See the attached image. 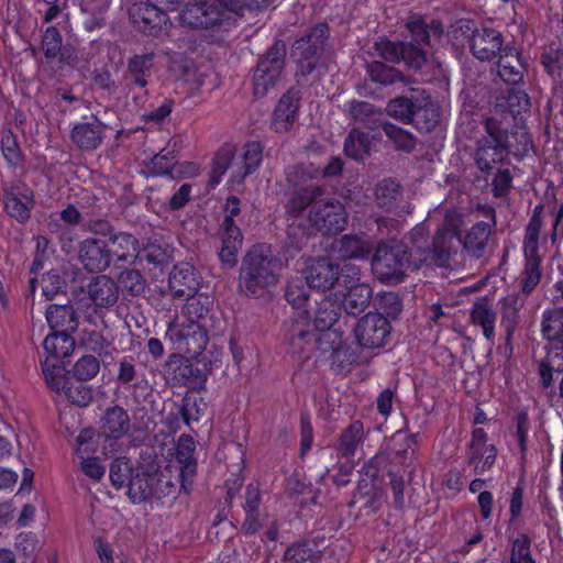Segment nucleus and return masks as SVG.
I'll use <instances>...</instances> for the list:
<instances>
[{
    "instance_id": "obj_50",
    "label": "nucleus",
    "mask_w": 563,
    "mask_h": 563,
    "mask_svg": "<svg viewBox=\"0 0 563 563\" xmlns=\"http://www.w3.org/2000/svg\"><path fill=\"white\" fill-rule=\"evenodd\" d=\"M43 347L53 358H65L73 353L75 340L71 334L52 331L44 339Z\"/></svg>"
},
{
    "instance_id": "obj_11",
    "label": "nucleus",
    "mask_w": 563,
    "mask_h": 563,
    "mask_svg": "<svg viewBox=\"0 0 563 563\" xmlns=\"http://www.w3.org/2000/svg\"><path fill=\"white\" fill-rule=\"evenodd\" d=\"M346 219L345 208L336 199L313 203L308 214L310 228L322 234H338L343 231Z\"/></svg>"
},
{
    "instance_id": "obj_46",
    "label": "nucleus",
    "mask_w": 563,
    "mask_h": 563,
    "mask_svg": "<svg viewBox=\"0 0 563 563\" xmlns=\"http://www.w3.org/2000/svg\"><path fill=\"white\" fill-rule=\"evenodd\" d=\"M545 73L554 80L560 81L563 73V46L561 42H551L540 56Z\"/></svg>"
},
{
    "instance_id": "obj_35",
    "label": "nucleus",
    "mask_w": 563,
    "mask_h": 563,
    "mask_svg": "<svg viewBox=\"0 0 563 563\" xmlns=\"http://www.w3.org/2000/svg\"><path fill=\"white\" fill-rule=\"evenodd\" d=\"M88 296L97 308H109L118 302L119 286L111 277L100 275L89 283Z\"/></svg>"
},
{
    "instance_id": "obj_33",
    "label": "nucleus",
    "mask_w": 563,
    "mask_h": 563,
    "mask_svg": "<svg viewBox=\"0 0 563 563\" xmlns=\"http://www.w3.org/2000/svg\"><path fill=\"white\" fill-rule=\"evenodd\" d=\"M93 432L90 429L82 430L77 437V454L82 459L80 462L81 472L89 478L99 482L106 473L98 457H84V454L95 452L92 443Z\"/></svg>"
},
{
    "instance_id": "obj_6",
    "label": "nucleus",
    "mask_w": 563,
    "mask_h": 563,
    "mask_svg": "<svg viewBox=\"0 0 563 563\" xmlns=\"http://www.w3.org/2000/svg\"><path fill=\"white\" fill-rule=\"evenodd\" d=\"M372 269L384 283L402 282L406 271L411 269L408 244L396 239L380 241L372 258Z\"/></svg>"
},
{
    "instance_id": "obj_38",
    "label": "nucleus",
    "mask_w": 563,
    "mask_h": 563,
    "mask_svg": "<svg viewBox=\"0 0 563 563\" xmlns=\"http://www.w3.org/2000/svg\"><path fill=\"white\" fill-rule=\"evenodd\" d=\"M498 57L497 70L499 77L508 84L520 82L526 71L521 54L514 46H506L505 52Z\"/></svg>"
},
{
    "instance_id": "obj_41",
    "label": "nucleus",
    "mask_w": 563,
    "mask_h": 563,
    "mask_svg": "<svg viewBox=\"0 0 563 563\" xmlns=\"http://www.w3.org/2000/svg\"><path fill=\"white\" fill-rule=\"evenodd\" d=\"M372 295V288L367 284L347 286L342 307L347 314L358 316L368 307Z\"/></svg>"
},
{
    "instance_id": "obj_51",
    "label": "nucleus",
    "mask_w": 563,
    "mask_h": 563,
    "mask_svg": "<svg viewBox=\"0 0 563 563\" xmlns=\"http://www.w3.org/2000/svg\"><path fill=\"white\" fill-rule=\"evenodd\" d=\"M382 130L397 151L411 153L417 146V137L409 131L391 123L383 122Z\"/></svg>"
},
{
    "instance_id": "obj_40",
    "label": "nucleus",
    "mask_w": 563,
    "mask_h": 563,
    "mask_svg": "<svg viewBox=\"0 0 563 563\" xmlns=\"http://www.w3.org/2000/svg\"><path fill=\"white\" fill-rule=\"evenodd\" d=\"M404 197L402 186L394 178H384L374 188L375 203L386 211L395 210Z\"/></svg>"
},
{
    "instance_id": "obj_25",
    "label": "nucleus",
    "mask_w": 563,
    "mask_h": 563,
    "mask_svg": "<svg viewBox=\"0 0 563 563\" xmlns=\"http://www.w3.org/2000/svg\"><path fill=\"white\" fill-rule=\"evenodd\" d=\"M91 121L76 123L70 131L71 142L81 151H96L103 142L108 125L102 123L96 114Z\"/></svg>"
},
{
    "instance_id": "obj_15",
    "label": "nucleus",
    "mask_w": 563,
    "mask_h": 563,
    "mask_svg": "<svg viewBox=\"0 0 563 563\" xmlns=\"http://www.w3.org/2000/svg\"><path fill=\"white\" fill-rule=\"evenodd\" d=\"M117 383L131 391V397L136 405L152 396L153 388L146 374L131 357H123L118 362Z\"/></svg>"
},
{
    "instance_id": "obj_19",
    "label": "nucleus",
    "mask_w": 563,
    "mask_h": 563,
    "mask_svg": "<svg viewBox=\"0 0 563 563\" xmlns=\"http://www.w3.org/2000/svg\"><path fill=\"white\" fill-rule=\"evenodd\" d=\"M487 432L483 428H475L468 443L466 463L474 467L475 474H484L495 464L497 449L494 444H487Z\"/></svg>"
},
{
    "instance_id": "obj_22",
    "label": "nucleus",
    "mask_w": 563,
    "mask_h": 563,
    "mask_svg": "<svg viewBox=\"0 0 563 563\" xmlns=\"http://www.w3.org/2000/svg\"><path fill=\"white\" fill-rule=\"evenodd\" d=\"M227 16L214 0L188 3L181 13V21L192 29H209L220 24Z\"/></svg>"
},
{
    "instance_id": "obj_8",
    "label": "nucleus",
    "mask_w": 563,
    "mask_h": 563,
    "mask_svg": "<svg viewBox=\"0 0 563 563\" xmlns=\"http://www.w3.org/2000/svg\"><path fill=\"white\" fill-rule=\"evenodd\" d=\"M175 485L166 475L153 465L136 471L130 478L128 497L133 504L162 499L173 494Z\"/></svg>"
},
{
    "instance_id": "obj_5",
    "label": "nucleus",
    "mask_w": 563,
    "mask_h": 563,
    "mask_svg": "<svg viewBox=\"0 0 563 563\" xmlns=\"http://www.w3.org/2000/svg\"><path fill=\"white\" fill-rule=\"evenodd\" d=\"M329 36V25L321 22L310 27L301 37L294 42L291 53L297 64L296 79L299 85H302L307 77L317 68L325 51Z\"/></svg>"
},
{
    "instance_id": "obj_53",
    "label": "nucleus",
    "mask_w": 563,
    "mask_h": 563,
    "mask_svg": "<svg viewBox=\"0 0 563 563\" xmlns=\"http://www.w3.org/2000/svg\"><path fill=\"white\" fill-rule=\"evenodd\" d=\"M340 314L341 306L335 301L324 299L319 303L316 310L311 327H313L319 332L328 330L336 323Z\"/></svg>"
},
{
    "instance_id": "obj_18",
    "label": "nucleus",
    "mask_w": 563,
    "mask_h": 563,
    "mask_svg": "<svg viewBox=\"0 0 563 563\" xmlns=\"http://www.w3.org/2000/svg\"><path fill=\"white\" fill-rule=\"evenodd\" d=\"M155 54H135L129 58L123 81L129 91L139 89L144 96L148 95L147 86L152 82L155 73Z\"/></svg>"
},
{
    "instance_id": "obj_32",
    "label": "nucleus",
    "mask_w": 563,
    "mask_h": 563,
    "mask_svg": "<svg viewBox=\"0 0 563 563\" xmlns=\"http://www.w3.org/2000/svg\"><path fill=\"white\" fill-rule=\"evenodd\" d=\"M45 318L52 331L71 334L78 329L79 316L70 303H51L45 310Z\"/></svg>"
},
{
    "instance_id": "obj_62",
    "label": "nucleus",
    "mask_w": 563,
    "mask_h": 563,
    "mask_svg": "<svg viewBox=\"0 0 563 563\" xmlns=\"http://www.w3.org/2000/svg\"><path fill=\"white\" fill-rule=\"evenodd\" d=\"M401 58L409 68L421 69L427 63V47L411 41L400 42Z\"/></svg>"
},
{
    "instance_id": "obj_16",
    "label": "nucleus",
    "mask_w": 563,
    "mask_h": 563,
    "mask_svg": "<svg viewBox=\"0 0 563 563\" xmlns=\"http://www.w3.org/2000/svg\"><path fill=\"white\" fill-rule=\"evenodd\" d=\"M168 10L153 1H140L133 3L129 14L133 24L142 32L157 35L169 25Z\"/></svg>"
},
{
    "instance_id": "obj_34",
    "label": "nucleus",
    "mask_w": 563,
    "mask_h": 563,
    "mask_svg": "<svg viewBox=\"0 0 563 563\" xmlns=\"http://www.w3.org/2000/svg\"><path fill=\"white\" fill-rule=\"evenodd\" d=\"M187 302L183 307L181 318L185 321L196 323L203 330H219L214 316L210 311V302L208 297L203 300L200 297L186 298Z\"/></svg>"
},
{
    "instance_id": "obj_3",
    "label": "nucleus",
    "mask_w": 563,
    "mask_h": 563,
    "mask_svg": "<svg viewBox=\"0 0 563 563\" xmlns=\"http://www.w3.org/2000/svg\"><path fill=\"white\" fill-rule=\"evenodd\" d=\"M408 254H410L411 271L422 266L446 267L451 260V240L438 232L431 240L423 224L416 225L409 233Z\"/></svg>"
},
{
    "instance_id": "obj_60",
    "label": "nucleus",
    "mask_w": 563,
    "mask_h": 563,
    "mask_svg": "<svg viewBox=\"0 0 563 563\" xmlns=\"http://www.w3.org/2000/svg\"><path fill=\"white\" fill-rule=\"evenodd\" d=\"M1 150L7 164L10 167L16 168L24 164L25 156L22 153L18 143L16 136L12 131H5L1 139Z\"/></svg>"
},
{
    "instance_id": "obj_63",
    "label": "nucleus",
    "mask_w": 563,
    "mask_h": 563,
    "mask_svg": "<svg viewBox=\"0 0 563 563\" xmlns=\"http://www.w3.org/2000/svg\"><path fill=\"white\" fill-rule=\"evenodd\" d=\"M179 406V415L186 426H190L191 421H198L205 413L207 404L203 398L186 395Z\"/></svg>"
},
{
    "instance_id": "obj_47",
    "label": "nucleus",
    "mask_w": 563,
    "mask_h": 563,
    "mask_svg": "<svg viewBox=\"0 0 563 563\" xmlns=\"http://www.w3.org/2000/svg\"><path fill=\"white\" fill-rule=\"evenodd\" d=\"M470 318L473 324L482 327L483 334L486 339H494L496 313L485 299L477 300L473 303Z\"/></svg>"
},
{
    "instance_id": "obj_48",
    "label": "nucleus",
    "mask_w": 563,
    "mask_h": 563,
    "mask_svg": "<svg viewBox=\"0 0 563 563\" xmlns=\"http://www.w3.org/2000/svg\"><path fill=\"white\" fill-rule=\"evenodd\" d=\"M151 175L167 176L174 179V172L177 167V156L173 148H163L144 163Z\"/></svg>"
},
{
    "instance_id": "obj_55",
    "label": "nucleus",
    "mask_w": 563,
    "mask_h": 563,
    "mask_svg": "<svg viewBox=\"0 0 563 563\" xmlns=\"http://www.w3.org/2000/svg\"><path fill=\"white\" fill-rule=\"evenodd\" d=\"M345 111L354 120L365 126L372 128L380 114L376 107L367 101L352 100L345 104Z\"/></svg>"
},
{
    "instance_id": "obj_64",
    "label": "nucleus",
    "mask_w": 563,
    "mask_h": 563,
    "mask_svg": "<svg viewBox=\"0 0 563 563\" xmlns=\"http://www.w3.org/2000/svg\"><path fill=\"white\" fill-rule=\"evenodd\" d=\"M531 538L520 533L511 543L510 563H536L531 553Z\"/></svg>"
},
{
    "instance_id": "obj_30",
    "label": "nucleus",
    "mask_w": 563,
    "mask_h": 563,
    "mask_svg": "<svg viewBox=\"0 0 563 563\" xmlns=\"http://www.w3.org/2000/svg\"><path fill=\"white\" fill-rule=\"evenodd\" d=\"M547 355L539 362L538 373L543 389L553 386V374L563 372V339L547 342Z\"/></svg>"
},
{
    "instance_id": "obj_37",
    "label": "nucleus",
    "mask_w": 563,
    "mask_h": 563,
    "mask_svg": "<svg viewBox=\"0 0 563 563\" xmlns=\"http://www.w3.org/2000/svg\"><path fill=\"white\" fill-rule=\"evenodd\" d=\"M108 244L112 245L110 253H112V260H115L117 263L131 264L139 257L140 242L130 232L119 231L111 234Z\"/></svg>"
},
{
    "instance_id": "obj_27",
    "label": "nucleus",
    "mask_w": 563,
    "mask_h": 563,
    "mask_svg": "<svg viewBox=\"0 0 563 563\" xmlns=\"http://www.w3.org/2000/svg\"><path fill=\"white\" fill-rule=\"evenodd\" d=\"M196 443L191 435L181 434L176 445V462L179 464L181 488L189 493L197 473V460L194 456Z\"/></svg>"
},
{
    "instance_id": "obj_49",
    "label": "nucleus",
    "mask_w": 563,
    "mask_h": 563,
    "mask_svg": "<svg viewBox=\"0 0 563 563\" xmlns=\"http://www.w3.org/2000/svg\"><path fill=\"white\" fill-rule=\"evenodd\" d=\"M526 264L521 273V291L525 296H528L540 283L542 271H541V257L539 252L529 253L523 251Z\"/></svg>"
},
{
    "instance_id": "obj_42",
    "label": "nucleus",
    "mask_w": 563,
    "mask_h": 563,
    "mask_svg": "<svg viewBox=\"0 0 563 563\" xmlns=\"http://www.w3.org/2000/svg\"><path fill=\"white\" fill-rule=\"evenodd\" d=\"M500 139L507 152V155L515 157H523L528 155L532 148V141L528 132L525 130H514L508 132L500 122Z\"/></svg>"
},
{
    "instance_id": "obj_44",
    "label": "nucleus",
    "mask_w": 563,
    "mask_h": 563,
    "mask_svg": "<svg viewBox=\"0 0 563 563\" xmlns=\"http://www.w3.org/2000/svg\"><path fill=\"white\" fill-rule=\"evenodd\" d=\"M372 249L368 240L346 234L339 241L338 254L342 260H364L368 258Z\"/></svg>"
},
{
    "instance_id": "obj_14",
    "label": "nucleus",
    "mask_w": 563,
    "mask_h": 563,
    "mask_svg": "<svg viewBox=\"0 0 563 563\" xmlns=\"http://www.w3.org/2000/svg\"><path fill=\"white\" fill-rule=\"evenodd\" d=\"M477 210L488 221H478L461 238V243L466 253L473 258L485 255L493 231L497 225L496 210L488 205L478 206Z\"/></svg>"
},
{
    "instance_id": "obj_31",
    "label": "nucleus",
    "mask_w": 563,
    "mask_h": 563,
    "mask_svg": "<svg viewBox=\"0 0 563 563\" xmlns=\"http://www.w3.org/2000/svg\"><path fill=\"white\" fill-rule=\"evenodd\" d=\"M306 180H300L298 186L288 184L292 187L289 198L285 205L286 213L292 218L300 217L306 209L316 203L317 199L324 194L323 187L319 185L302 186Z\"/></svg>"
},
{
    "instance_id": "obj_23",
    "label": "nucleus",
    "mask_w": 563,
    "mask_h": 563,
    "mask_svg": "<svg viewBox=\"0 0 563 563\" xmlns=\"http://www.w3.org/2000/svg\"><path fill=\"white\" fill-rule=\"evenodd\" d=\"M305 279L311 289L330 290L340 279V267L329 258H313L305 269Z\"/></svg>"
},
{
    "instance_id": "obj_43",
    "label": "nucleus",
    "mask_w": 563,
    "mask_h": 563,
    "mask_svg": "<svg viewBox=\"0 0 563 563\" xmlns=\"http://www.w3.org/2000/svg\"><path fill=\"white\" fill-rule=\"evenodd\" d=\"M440 121L438 107L427 99H419L415 109L411 124L420 132H432Z\"/></svg>"
},
{
    "instance_id": "obj_13",
    "label": "nucleus",
    "mask_w": 563,
    "mask_h": 563,
    "mask_svg": "<svg viewBox=\"0 0 563 563\" xmlns=\"http://www.w3.org/2000/svg\"><path fill=\"white\" fill-rule=\"evenodd\" d=\"M216 333L217 331L203 330L196 323L179 319L170 323L166 332L178 350L194 356L202 353L208 344L209 334Z\"/></svg>"
},
{
    "instance_id": "obj_52",
    "label": "nucleus",
    "mask_w": 563,
    "mask_h": 563,
    "mask_svg": "<svg viewBox=\"0 0 563 563\" xmlns=\"http://www.w3.org/2000/svg\"><path fill=\"white\" fill-rule=\"evenodd\" d=\"M497 106L501 107L503 111H507L514 118H517L530 110L531 102L525 90L510 88L505 96L498 99Z\"/></svg>"
},
{
    "instance_id": "obj_12",
    "label": "nucleus",
    "mask_w": 563,
    "mask_h": 563,
    "mask_svg": "<svg viewBox=\"0 0 563 563\" xmlns=\"http://www.w3.org/2000/svg\"><path fill=\"white\" fill-rule=\"evenodd\" d=\"M390 333L391 324L388 318L379 312L366 313L354 328L356 342L363 349L384 347L390 338Z\"/></svg>"
},
{
    "instance_id": "obj_29",
    "label": "nucleus",
    "mask_w": 563,
    "mask_h": 563,
    "mask_svg": "<svg viewBox=\"0 0 563 563\" xmlns=\"http://www.w3.org/2000/svg\"><path fill=\"white\" fill-rule=\"evenodd\" d=\"M343 162L340 157H331L328 164L321 168L312 164H297L289 166L286 172V180L288 184L298 186L300 180H308L318 177H334L342 173Z\"/></svg>"
},
{
    "instance_id": "obj_61",
    "label": "nucleus",
    "mask_w": 563,
    "mask_h": 563,
    "mask_svg": "<svg viewBox=\"0 0 563 563\" xmlns=\"http://www.w3.org/2000/svg\"><path fill=\"white\" fill-rule=\"evenodd\" d=\"M118 286L122 291L135 297L145 292L146 282L140 271L129 268L120 273Z\"/></svg>"
},
{
    "instance_id": "obj_21",
    "label": "nucleus",
    "mask_w": 563,
    "mask_h": 563,
    "mask_svg": "<svg viewBox=\"0 0 563 563\" xmlns=\"http://www.w3.org/2000/svg\"><path fill=\"white\" fill-rule=\"evenodd\" d=\"M78 260L91 273L104 272L112 262L108 242L98 238H86L78 244Z\"/></svg>"
},
{
    "instance_id": "obj_7",
    "label": "nucleus",
    "mask_w": 563,
    "mask_h": 563,
    "mask_svg": "<svg viewBox=\"0 0 563 563\" xmlns=\"http://www.w3.org/2000/svg\"><path fill=\"white\" fill-rule=\"evenodd\" d=\"M286 55L285 41L277 38L258 57L253 71V93L256 98L265 97L280 80L286 66Z\"/></svg>"
},
{
    "instance_id": "obj_1",
    "label": "nucleus",
    "mask_w": 563,
    "mask_h": 563,
    "mask_svg": "<svg viewBox=\"0 0 563 563\" xmlns=\"http://www.w3.org/2000/svg\"><path fill=\"white\" fill-rule=\"evenodd\" d=\"M282 271V258L272 245L255 244L242 257L239 288L246 296L258 297L279 282Z\"/></svg>"
},
{
    "instance_id": "obj_4",
    "label": "nucleus",
    "mask_w": 563,
    "mask_h": 563,
    "mask_svg": "<svg viewBox=\"0 0 563 563\" xmlns=\"http://www.w3.org/2000/svg\"><path fill=\"white\" fill-rule=\"evenodd\" d=\"M454 40L462 37L468 43L470 52L481 62H490L505 52V37L503 33L485 24H476L471 19H460L452 30Z\"/></svg>"
},
{
    "instance_id": "obj_9",
    "label": "nucleus",
    "mask_w": 563,
    "mask_h": 563,
    "mask_svg": "<svg viewBox=\"0 0 563 563\" xmlns=\"http://www.w3.org/2000/svg\"><path fill=\"white\" fill-rule=\"evenodd\" d=\"M484 126L486 134L476 141L474 161L482 173L490 174L507 162L508 155L500 139V121L487 118Z\"/></svg>"
},
{
    "instance_id": "obj_59",
    "label": "nucleus",
    "mask_w": 563,
    "mask_h": 563,
    "mask_svg": "<svg viewBox=\"0 0 563 563\" xmlns=\"http://www.w3.org/2000/svg\"><path fill=\"white\" fill-rule=\"evenodd\" d=\"M366 70L371 80L380 85L388 86L402 80V75L398 69L378 60L369 63Z\"/></svg>"
},
{
    "instance_id": "obj_56",
    "label": "nucleus",
    "mask_w": 563,
    "mask_h": 563,
    "mask_svg": "<svg viewBox=\"0 0 563 563\" xmlns=\"http://www.w3.org/2000/svg\"><path fill=\"white\" fill-rule=\"evenodd\" d=\"M369 146V134L357 129H352L344 141L345 154L354 159H364L368 155Z\"/></svg>"
},
{
    "instance_id": "obj_54",
    "label": "nucleus",
    "mask_w": 563,
    "mask_h": 563,
    "mask_svg": "<svg viewBox=\"0 0 563 563\" xmlns=\"http://www.w3.org/2000/svg\"><path fill=\"white\" fill-rule=\"evenodd\" d=\"M544 206L542 203L534 207L532 216L525 229L523 251L539 252V238L542 228V213Z\"/></svg>"
},
{
    "instance_id": "obj_36",
    "label": "nucleus",
    "mask_w": 563,
    "mask_h": 563,
    "mask_svg": "<svg viewBox=\"0 0 563 563\" xmlns=\"http://www.w3.org/2000/svg\"><path fill=\"white\" fill-rule=\"evenodd\" d=\"M130 428L128 411L121 406L109 407L100 420V433L98 437L107 439H120Z\"/></svg>"
},
{
    "instance_id": "obj_58",
    "label": "nucleus",
    "mask_w": 563,
    "mask_h": 563,
    "mask_svg": "<svg viewBox=\"0 0 563 563\" xmlns=\"http://www.w3.org/2000/svg\"><path fill=\"white\" fill-rule=\"evenodd\" d=\"M542 335L547 342L563 339V309L545 310L542 316Z\"/></svg>"
},
{
    "instance_id": "obj_26",
    "label": "nucleus",
    "mask_w": 563,
    "mask_h": 563,
    "mask_svg": "<svg viewBox=\"0 0 563 563\" xmlns=\"http://www.w3.org/2000/svg\"><path fill=\"white\" fill-rule=\"evenodd\" d=\"M199 274L187 263L176 264L168 278V287L176 299L194 297L199 289Z\"/></svg>"
},
{
    "instance_id": "obj_20",
    "label": "nucleus",
    "mask_w": 563,
    "mask_h": 563,
    "mask_svg": "<svg viewBox=\"0 0 563 563\" xmlns=\"http://www.w3.org/2000/svg\"><path fill=\"white\" fill-rule=\"evenodd\" d=\"M301 93L295 88L288 89L278 100L271 119V129L279 134L290 132L298 119Z\"/></svg>"
},
{
    "instance_id": "obj_45",
    "label": "nucleus",
    "mask_w": 563,
    "mask_h": 563,
    "mask_svg": "<svg viewBox=\"0 0 563 563\" xmlns=\"http://www.w3.org/2000/svg\"><path fill=\"white\" fill-rule=\"evenodd\" d=\"M363 422H361L360 420L353 421L340 434L339 442L336 445L338 455L346 459L354 456L356 449L363 441Z\"/></svg>"
},
{
    "instance_id": "obj_57",
    "label": "nucleus",
    "mask_w": 563,
    "mask_h": 563,
    "mask_svg": "<svg viewBox=\"0 0 563 563\" xmlns=\"http://www.w3.org/2000/svg\"><path fill=\"white\" fill-rule=\"evenodd\" d=\"M418 100L405 96L396 97L387 102L386 112L389 117L408 124L412 120Z\"/></svg>"
},
{
    "instance_id": "obj_39",
    "label": "nucleus",
    "mask_w": 563,
    "mask_h": 563,
    "mask_svg": "<svg viewBox=\"0 0 563 563\" xmlns=\"http://www.w3.org/2000/svg\"><path fill=\"white\" fill-rule=\"evenodd\" d=\"M167 365L173 369L172 380L177 386H196L202 382V374L199 368L186 358L177 354H170Z\"/></svg>"
},
{
    "instance_id": "obj_10",
    "label": "nucleus",
    "mask_w": 563,
    "mask_h": 563,
    "mask_svg": "<svg viewBox=\"0 0 563 563\" xmlns=\"http://www.w3.org/2000/svg\"><path fill=\"white\" fill-rule=\"evenodd\" d=\"M5 213L20 224L26 223L35 207L34 190L21 178L2 183Z\"/></svg>"
},
{
    "instance_id": "obj_17",
    "label": "nucleus",
    "mask_w": 563,
    "mask_h": 563,
    "mask_svg": "<svg viewBox=\"0 0 563 563\" xmlns=\"http://www.w3.org/2000/svg\"><path fill=\"white\" fill-rule=\"evenodd\" d=\"M405 27L411 42L427 48L439 44L444 34V25L441 20L418 13H412L407 18Z\"/></svg>"
},
{
    "instance_id": "obj_2",
    "label": "nucleus",
    "mask_w": 563,
    "mask_h": 563,
    "mask_svg": "<svg viewBox=\"0 0 563 563\" xmlns=\"http://www.w3.org/2000/svg\"><path fill=\"white\" fill-rule=\"evenodd\" d=\"M262 159L263 146L258 142L246 143L240 154L235 153L234 145L224 144L213 157L209 185L214 187L220 184L228 169L231 170L230 183L241 185L260 167Z\"/></svg>"
},
{
    "instance_id": "obj_28",
    "label": "nucleus",
    "mask_w": 563,
    "mask_h": 563,
    "mask_svg": "<svg viewBox=\"0 0 563 563\" xmlns=\"http://www.w3.org/2000/svg\"><path fill=\"white\" fill-rule=\"evenodd\" d=\"M221 247L218 252L221 266L224 269H232L238 264V255L243 244V234L236 224L222 222L219 229Z\"/></svg>"
},
{
    "instance_id": "obj_24",
    "label": "nucleus",
    "mask_w": 563,
    "mask_h": 563,
    "mask_svg": "<svg viewBox=\"0 0 563 563\" xmlns=\"http://www.w3.org/2000/svg\"><path fill=\"white\" fill-rule=\"evenodd\" d=\"M327 335L317 331L311 323L294 322L289 330L288 344L292 354L310 358L311 353L321 349L320 344Z\"/></svg>"
}]
</instances>
